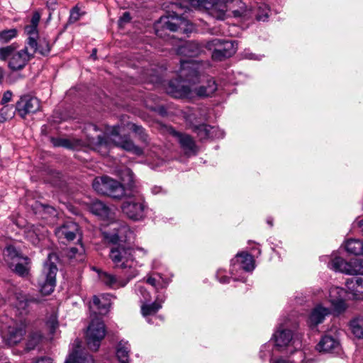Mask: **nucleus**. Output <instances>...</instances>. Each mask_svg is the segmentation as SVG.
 <instances>
[{
    "label": "nucleus",
    "instance_id": "f257e3e1",
    "mask_svg": "<svg viewBox=\"0 0 363 363\" xmlns=\"http://www.w3.org/2000/svg\"><path fill=\"white\" fill-rule=\"evenodd\" d=\"M180 68L178 77L181 80L175 79L169 82L166 88L167 94L174 98H191L192 90L186 84L202 83L195 89V93L200 97L211 96L218 89V85L213 77L201 76V65L191 59L180 60Z\"/></svg>",
    "mask_w": 363,
    "mask_h": 363
},
{
    "label": "nucleus",
    "instance_id": "f03ea898",
    "mask_svg": "<svg viewBox=\"0 0 363 363\" xmlns=\"http://www.w3.org/2000/svg\"><path fill=\"white\" fill-rule=\"evenodd\" d=\"M7 296L8 302L13 307L16 317L20 318L19 322L11 320L6 331L4 333L5 342L11 346L18 343L25 335L26 324L22 318L28 313L29 304L35 301V299L14 286L9 288Z\"/></svg>",
    "mask_w": 363,
    "mask_h": 363
},
{
    "label": "nucleus",
    "instance_id": "7ed1b4c3",
    "mask_svg": "<svg viewBox=\"0 0 363 363\" xmlns=\"http://www.w3.org/2000/svg\"><path fill=\"white\" fill-rule=\"evenodd\" d=\"M190 4L218 20H223L228 11H232L235 18L248 15L241 0H191Z\"/></svg>",
    "mask_w": 363,
    "mask_h": 363
},
{
    "label": "nucleus",
    "instance_id": "20e7f679",
    "mask_svg": "<svg viewBox=\"0 0 363 363\" xmlns=\"http://www.w3.org/2000/svg\"><path fill=\"white\" fill-rule=\"evenodd\" d=\"M93 148L102 155H106L113 147H119L136 155H143V150L135 145L133 142L126 137L119 135V128L113 126L107 129L104 135H99L96 140L91 142Z\"/></svg>",
    "mask_w": 363,
    "mask_h": 363
},
{
    "label": "nucleus",
    "instance_id": "39448f33",
    "mask_svg": "<svg viewBox=\"0 0 363 363\" xmlns=\"http://www.w3.org/2000/svg\"><path fill=\"white\" fill-rule=\"evenodd\" d=\"M109 257L115 268L129 269L130 272L128 274H131L134 270L138 273L135 269L137 263L133 256V249L129 245H119L112 247Z\"/></svg>",
    "mask_w": 363,
    "mask_h": 363
},
{
    "label": "nucleus",
    "instance_id": "423d86ee",
    "mask_svg": "<svg viewBox=\"0 0 363 363\" xmlns=\"http://www.w3.org/2000/svg\"><path fill=\"white\" fill-rule=\"evenodd\" d=\"M53 259H56L57 255L55 253H50L38 279L40 291L43 295L50 294L56 286V274L58 269L57 266L51 262Z\"/></svg>",
    "mask_w": 363,
    "mask_h": 363
},
{
    "label": "nucleus",
    "instance_id": "0eeeda50",
    "mask_svg": "<svg viewBox=\"0 0 363 363\" xmlns=\"http://www.w3.org/2000/svg\"><path fill=\"white\" fill-rule=\"evenodd\" d=\"M92 186L99 194L107 195L113 199H121L125 195L123 186L107 176L95 178Z\"/></svg>",
    "mask_w": 363,
    "mask_h": 363
},
{
    "label": "nucleus",
    "instance_id": "6e6552de",
    "mask_svg": "<svg viewBox=\"0 0 363 363\" xmlns=\"http://www.w3.org/2000/svg\"><path fill=\"white\" fill-rule=\"evenodd\" d=\"M184 117L190 123L193 131L196 133L200 140L207 139H219L224 137V132L216 126H211L206 124L196 125L197 114L195 112L185 113Z\"/></svg>",
    "mask_w": 363,
    "mask_h": 363
},
{
    "label": "nucleus",
    "instance_id": "1a4fd4ad",
    "mask_svg": "<svg viewBox=\"0 0 363 363\" xmlns=\"http://www.w3.org/2000/svg\"><path fill=\"white\" fill-rule=\"evenodd\" d=\"M206 48L212 50V58L214 60L221 61L234 55L238 49V44L233 40H221L213 39L206 43Z\"/></svg>",
    "mask_w": 363,
    "mask_h": 363
},
{
    "label": "nucleus",
    "instance_id": "9d476101",
    "mask_svg": "<svg viewBox=\"0 0 363 363\" xmlns=\"http://www.w3.org/2000/svg\"><path fill=\"white\" fill-rule=\"evenodd\" d=\"M106 333V330L104 322L99 318L92 319L86 333L88 347L92 351H97Z\"/></svg>",
    "mask_w": 363,
    "mask_h": 363
},
{
    "label": "nucleus",
    "instance_id": "9b49d317",
    "mask_svg": "<svg viewBox=\"0 0 363 363\" xmlns=\"http://www.w3.org/2000/svg\"><path fill=\"white\" fill-rule=\"evenodd\" d=\"M123 213L130 219L140 220L145 217V205L140 198H127L121 205Z\"/></svg>",
    "mask_w": 363,
    "mask_h": 363
},
{
    "label": "nucleus",
    "instance_id": "f8f14e48",
    "mask_svg": "<svg viewBox=\"0 0 363 363\" xmlns=\"http://www.w3.org/2000/svg\"><path fill=\"white\" fill-rule=\"evenodd\" d=\"M55 235L62 242L72 241L77 238L82 241V232L79 225L72 220H66L55 230Z\"/></svg>",
    "mask_w": 363,
    "mask_h": 363
},
{
    "label": "nucleus",
    "instance_id": "ddd939ff",
    "mask_svg": "<svg viewBox=\"0 0 363 363\" xmlns=\"http://www.w3.org/2000/svg\"><path fill=\"white\" fill-rule=\"evenodd\" d=\"M117 226L112 228L113 232L106 233V238L107 240L116 245L128 244L133 238V232L129 226L123 223L117 224Z\"/></svg>",
    "mask_w": 363,
    "mask_h": 363
},
{
    "label": "nucleus",
    "instance_id": "4468645a",
    "mask_svg": "<svg viewBox=\"0 0 363 363\" xmlns=\"http://www.w3.org/2000/svg\"><path fill=\"white\" fill-rule=\"evenodd\" d=\"M187 23L188 21L184 17L172 13L167 16H161L155 26L157 32H158L159 28L174 32L177 31L179 29H182Z\"/></svg>",
    "mask_w": 363,
    "mask_h": 363
},
{
    "label": "nucleus",
    "instance_id": "2eb2a0df",
    "mask_svg": "<svg viewBox=\"0 0 363 363\" xmlns=\"http://www.w3.org/2000/svg\"><path fill=\"white\" fill-rule=\"evenodd\" d=\"M40 108L39 100L30 95L21 96L16 103V110L21 118L37 112Z\"/></svg>",
    "mask_w": 363,
    "mask_h": 363
},
{
    "label": "nucleus",
    "instance_id": "dca6fc26",
    "mask_svg": "<svg viewBox=\"0 0 363 363\" xmlns=\"http://www.w3.org/2000/svg\"><path fill=\"white\" fill-rule=\"evenodd\" d=\"M231 274L234 275L240 269L245 272H252L255 267L254 257L247 252L238 253L231 260Z\"/></svg>",
    "mask_w": 363,
    "mask_h": 363
},
{
    "label": "nucleus",
    "instance_id": "f3484780",
    "mask_svg": "<svg viewBox=\"0 0 363 363\" xmlns=\"http://www.w3.org/2000/svg\"><path fill=\"white\" fill-rule=\"evenodd\" d=\"M349 298L347 291L342 288L333 286L329 291V301L333 306V310L337 313H340L347 308L345 298Z\"/></svg>",
    "mask_w": 363,
    "mask_h": 363
},
{
    "label": "nucleus",
    "instance_id": "a211bd4d",
    "mask_svg": "<svg viewBox=\"0 0 363 363\" xmlns=\"http://www.w3.org/2000/svg\"><path fill=\"white\" fill-rule=\"evenodd\" d=\"M273 339L276 347L279 351L284 350L291 343L292 345L295 344L291 330L287 329L283 324H280L278 329L275 331L273 335Z\"/></svg>",
    "mask_w": 363,
    "mask_h": 363
},
{
    "label": "nucleus",
    "instance_id": "6ab92c4d",
    "mask_svg": "<svg viewBox=\"0 0 363 363\" xmlns=\"http://www.w3.org/2000/svg\"><path fill=\"white\" fill-rule=\"evenodd\" d=\"M34 54L30 50L28 46L20 51H15L9 60V67L14 71L22 69Z\"/></svg>",
    "mask_w": 363,
    "mask_h": 363
},
{
    "label": "nucleus",
    "instance_id": "aec40b11",
    "mask_svg": "<svg viewBox=\"0 0 363 363\" xmlns=\"http://www.w3.org/2000/svg\"><path fill=\"white\" fill-rule=\"evenodd\" d=\"M94 270L98 272L100 281L111 289H118L125 286L131 279L135 277L137 275V272L134 270L131 274L128 275V278L125 280H120L111 274L96 270L95 268H94Z\"/></svg>",
    "mask_w": 363,
    "mask_h": 363
},
{
    "label": "nucleus",
    "instance_id": "412c9836",
    "mask_svg": "<svg viewBox=\"0 0 363 363\" xmlns=\"http://www.w3.org/2000/svg\"><path fill=\"white\" fill-rule=\"evenodd\" d=\"M171 133L176 138L186 155L190 156L197 153L198 147L191 135L177 132L175 130H172Z\"/></svg>",
    "mask_w": 363,
    "mask_h": 363
},
{
    "label": "nucleus",
    "instance_id": "4be33fe9",
    "mask_svg": "<svg viewBox=\"0 0 363 363\" xmlns=\"http://www.w3.org/2000/svg\"><path fill=\"white\" fill-rule=\"evenodd\" d=\"M354 259L352 262H346L340 257H333L328 263V266L330 269L336 272H340L347 274H356V262Z\"/></svg>",
    "mask_w": 363,
    "mask_h": 363
},
{
    "label": "nucleus",
    "instance_id": "5701e85b",
    "mask_svg": "<svg viewBox=\"0 0 363 363\" xmlns=\"http://www.w3.org/2000/svg\"><path fill=\"white\" fill-rule=\"evenodd\" d=\"M247 11L248 15L242 16L239 18H243L244 19H250L255 18L257 21H266L269 18V13L270 11L269 6L264 4L260 3L257 4L252 9H247L246 5L245 4V9Z\"/></svg>",
    "mask_w": 363,
    "mask_h": 363
},
{
    "label": "nucleus",
    "instance_id": "b1692460",
    "mask_svg": "<svg viewBox=\"0 0 363 363\" xmlns=\"http://www.w3.org/2000/svg\"><path fill=\"white\" fill-rule=\"evenodd\" d=\"M110 296V294H104L101 296H94L92 302L89 303L90 311L95 314H106L111 306Z\"/></svg>",
    "mask_w": 363,
    "mask_h": 363
},
{
    "label": "nucleus",
    "instance_id": "393cba45",
    "mask_svg": "<svg viewBox=\"0 0 363 363\" xmlns=\"http://www.w3.org/2000/svg\"><path fill=\"white\" fill-rule=\"evenodd\" d=\"M81 342L76 340L73 344V351L69 355L65 363H94L92 357L88 354H83L79 350Z\"/></svg>",
    "mask_w": 363,
    "mask_h": 363
},
{
    "label": "nucleus",
    "instance_id": "a878e982",
    "mask_svg": "<svg viewBox=\"0 0 363 363\" xmlns=\"http://www.w3.org/2000/svg\"><path fill=\"white\" fill-rule=\"evenodd\" d=\"M340 347L339 340L328 335L323 336L316 346L317 350L324 353L336 352L340 350Z\"/></svg>",
    "mask_w": 363,
    "mask_h": 363
},
{
    "label": "nucleus",
    "instance_id": "bb28decb",
    "mask_svg": "<svg viewBox=\"0 0 363 363\" xmlns=\"http://www.w3.org/2000/svg\"><path fill=\"white\" fill-rule=\"evenodd\" d=\"M330 313L328 308L323 307L322 305L316 306L311 312L308 317V325L311 328H314L318 324L323 323L327 315Z\"/></svg>",
    "mask_w": 363,
    "mask_h": 363
},
{
    "label": "nucleus",
    "instance_id": "cd10ccee",
    "mask_svg": "<svg viewBox=\"0 0 363 363\" xmlns=\"http://www.w3.org/2000/svg\"><path fill=\"white\" fill-rule=\"evenodd\" d=\"M90 211L104 220L113 218V213L111 209L101 201L96 200L91 202L89 206Z\"/></svg>",
    "mask_w": 363,
    "mask_h": 363
},
{
    "label": "nucleus",
    "instance_id": "c85d7f7f",
    "mask_svg": "<svg viewBox=\"0 0 363 363\" xmlns=\"http://www.w3.org/2000/svg\"><path fill=\"white\" fill-rule=\"evenodd\" d=\"M164 299V297H160V296H157L154 302L150 303V301L142 303L141 313L143 315L147 317L156 314L157 312L162 308Z\"/></svg>",
    "mask_w": 363,
    "mask_h": 363
},
{
    "label": "nucleus",
    "instance_id": "c756f323",
    "mask_svg": "<svg viewBox=\"0 0 363 363\" xmlns=\"http://www.w3.org/2000/svg\"><path fill=\"white\" fill-rule=\"evenodd\" d=\"M201 47L194 41L186 42L178 48V53L188 57H194L198 56L201 52Z\"/></svg>",
    "mask_w": 363,
    "mask_h": 363
},
{
    "label": "nucleus",
    "instance_id": "7c9ffc66",
    "mask_svg": "<svg viewBox=\"0 0 363 363\" xmlns=\"http://www.w3.org/2000/svg\"><path fill=\"white\" fill-rule=\"evenodd\" d=\"M4 259L10 268L13 267L14 263L21 261L23 256L13 245H9L4 251Z\"/></svg>",
    "mask_w": 363,
    "mask_h": 363
},
{
    "label": "nucleus",
    "instance_id": "2f4dec72",
    "mask_svg": "<svg viewBox=\"0 0 363 363\" xmlns=\"http://www.w3.org/2000/svg\"><path fill=\"white\" fill-rule=\"evenodd\" d=\"M25 33L28 36L27 46L33 53L37 52V38H38V27L33 25H28L25 27Z\"/></svg>",
    "mask_w": 363,
    "mask_h": 363
},
{
    "label": "nucleus",
    "instance_id": "473e14b6",
    "mask_svg": "<svg viewBox=\"0 0 363 363\" xmlns=\"http://www.w3.org/2000/svg\"><path fill=\"white\" fill-rule=\"evenodd\" d=\"M345 286L347 289V294L352 296V298H357L359 294H362V286H359V277L349 278L345 281Z\"/></svg>",
    "mask_w": 363,
    "mask_h": 363
},
{
    "label": "nucleus",
    "instance_id": "72a5a7b5",
    "mask_svg": "<svg viewBox=\"0 0 363 363\" xmlns=\"http://www.w3.org/2000/svg\"><path fill=\"white\" fill-rule=\"evenodd\" d=\"M130 345L127 341H120L116 347V357L121 363H129Z\"/></svg>",
    "mask_w": 363,
    "mask_h": 363
},
{
    "label": "nucleus",
    "instance_id": "f704fd0d",
    "mask_svg": "<svg viewBox=\"0 0 363 363\" xmlns=\"http://www.w3.org/2000/svg\"><path fill=\"white\" fill-rule=\"evenodd\" d=\"M29 264L30 259L28 257H25L21 261L14 263L11 269L18 276L26 277L29 274Z\"/></svg>",
    "mask_w": 363,
    "mask_h": 363
},
{
    "label": "nucleus",
    "instance_id": "c9c22d12",
    "mask_svg": "<svg viewBox=\"0 0 363 363\" xmlns=\"http://www.w3.org/2000/svg\"><path fill=\"white\" fill-rule=\"evenodd\" d=\"M345 250L350 254L363 256V241L359 239H350L345 242Z\"/></svg>",
    "mask_w": 363,
    "mask_h": 363
},
{
    "label": "nucleus",
    "instance_id": "e433bc0d",
    "mask_svg": "<svg viewBox=\"0 0 363 363\" xmlns=\"http://www.w3.org/2000/svg\"><path fill=\"white\" fill-rule=\"evenodd\" d=\"M85 250L84 245L80 243L79 247H71L67 252V257L70 259H76L78 262H82L85 259Z\"/></svg>",
    "mask_w": 363,
    "mask_h": 363
},
{
    "label": "nucleus",
    "instance_id": "4c0bfd02",
    "mask_svg": "<svg viewBox=\"0 0 363 363\" xmlns=\"http://www.w3.org/2000/svg\"><path fill=\"white\" fill-rule=\"evenodd\" d=\"M352 334L359 339H363V318H357L350 322Z\"/></svg>",
    "mask_w": 363,
    "mask_h": 363
},
{
    "label": "nucleus",
    "instance_id": "58836bf2",
    "mask_svg": "<svg viewBox=\"0 0 363 363\" xmlns=\"http://www.w3.org/2000/svg\"><path fill=\"white\" fill-rule=\"evenodd\" d=\"M15 111L16 110L12 105H3L0 110V123H4L13 118L15 116Z\"/></svg>",
    "mask_w": 363,
    "mask_h": 363
},
{
    "label": "nucleus",
    "instance_id": "ea45409f",
    "mask_svg": "<svg viewBox=\"0 0 363 363\" xmlns=\"http://www.w3.org/2000/svg\"><path fill=\"white\" fill-rule=\"evenodd\" d=\"M17 35V30L11 28L0 31V43H7Z\"/></svg>",
    "mask_w": 363,
    "mask_h": 363
},
{
    "label": "nucleus",
    "instance_id": "a19ab883",
    "mask_svg": "<svg viewBox=\"0 0 363 363\" xmlns=\"http://www.w3.org/2000/svg\"><path fill=\"white\" fill-rule=\"evenodd\" d=\"M46 325L50 330V333L54 335L58 328L57 316L55 313H52L50 315L46 322Z\"/></svg>",
    "mask_w": 363,
    "mask_h": 363
},
{
    "label": "nucleus",
    "instance_id": "79ce46f5",
    "mask_svg": "<svg viewBox=\"0 0 363 363\" xmlns=\"http://www.w3.org/2000/svg\"><path fill=\"white\" fill-rule=\"evenodd\" d=\"M15 52V48L13 45H9L6 47L0 48V60H6V59L12 57Z\"/></svg>",
    "mask_w": 363,
    "mask_h": 363
},
{
    "label": "nucleus",
    "instance_id": "37998d69",
    "mask_svg": "<svg viewBox=\"0 0 363 363\" xmlns=\"http://www.w3.org/2000/svg\"><path fill=\"white\" fill-rule=\"evenodd\" d=\"M51 142L55 147H63L66 148H72V143L68 139L65 138H51Z\"/></svg>",
    "mask_w": 363,
    "mask_h": 363
},
{
    "label": "nucleus",
    "instance_id": "c03bdc74",
    "mask_svg": "<svg viewBox=\"0 0 363 363\" xmlns=\"http://www.w3.org/2000/svg\"><path fill=\"white\" fill-rule=\"evenodd\" d=\"M50 50V46L48 41L45 40H40L39 43L37 42V52L43 55H45L49 53Z\"/></svg>",
    "mask_w": 363,
    "mask_h": 363
},
{
    "label": "nucleus",
    "instance_id": "a18cd8bd",
    "mask_svg": "<svg viewBox=\"0 0 363 363\" xmlns=\"http://www.w3.org/2000/svg\"><path fill=\"white\" fill-rule=\"evenodd\" d=\"M137 290L141 296L140 301L142 303L150 302L151 301L150 294L143 286H138Z\"/></svg>",
    "mask_w": 363,
    "mask_h": 363
},
{
    "label": "nucleus",
    "instance_id": "49530a36",
    "mask_svg": "<svg viewBox=\"0 0 363 363\" xmlns=\"http://www.w3.org/2000/svg\"><path fill=\"white\" fill-rule=\"evenodd\" d=\"M130 128L133 132L138 135L141 140H143V142L147 141V136L142 126L133 123L131 124Z\"/></svg>",
    "mask_w": 363,
    "mask_h": 363
},
{
    "label": "nucleus",
    "instance_id": "de8ad7c7",
    "mask_svg": "<svg viewBox=\"0 0 363 363\" xmlns=\"http://www.w3.org/2000/svg\"><path fill=\"white\" fill-rule=\"evenodd\" d=\"M82 15V13L81 12L80 9L78 6H74L71 10L69 20L72 22H75L80 18Z\"/></svg>",
    "mask_w": 363,
    "mask_h": 363
},
{
    "label": "nucleus",
    "instance_id": "09e8293b",
    "mask_svg": "<svg viewBox=\"0 0 363 363\" xmlns=\"http://www.w3.org/2000/svg\"><path fill=\"white\" fill-rule=\"evenodd\" d=\"M26 238L34 245H37L39 243L40 238L34 231L28 230L26 233Z\"/></svg>",
    "mask_w": 363,
    "mask_h": 363
},
{
    "label": "nucleus",
    "instance_id": "8fccbe9b",
    "mask_svg": "<svg viewBox=\"0 0 363 363\" xmlns=\"http://www.w3.org/2000/svg\"><path fill=\"white\" fill-rule=\"evenodd\" d=\"M40 338L41 337L39 335H33L28 342L27 348L28 350L33 349L35 347V345L39 342Z\"/></svg>",
    "mask_w": 363,
    "mask_h": 363
},
{
    "label": "nucleus",
    "instance_id": "3c124183",
    "mask_svg": "<svg viewBox=\"0 0 363 363\" xmlns=\"http://www.w3.org/2000/svg\"><path fill=\"white\" fill-rule=\"evenodd\" d=\"M131 19L129 12L123 13V16L118 20V25L121 28L123 27L125 24L130 22Z\"/></svg>",
    "mask_w": 363,
    "mask_h": 363
},
{
    "label": "nucleus",
    "instance_id": "603ef678",
    "mask_svg": "<svg viewBox=\"0 0 363 363\" xmlns=\"http://www.w3.org/2000/svg\"><path fill=\"white\" fill-rule=\"evenodd\" d=\"M13 93L8 90L3 94V96L1 100V105H8L7 104L11 101Z\"/></svg>",
    "mask_w": 363,
    "mask_h": 363
},
{
    "label": "nucleus",
    "instance_id": "864d4df0",
    "mask_svg": "<svg viewBox=\"0 0 363 363\" xmlns=\"http://www.w3.org/2000/svg\"><path fill=\"white\" fill-rule=\"evenodd\" d=\"M356 274L363 275V259H357L356 262Z\"/></svg>",
    "mask_w": 363,
    "mask_h": 363
},
{
    "label": "nucleus",
    "instance_id": "5fc2aeb1",
    "mask_svg": "<svg viewBox=\"0 0 363 363\" xmlns=\"http://www.w3.org/2000/svg\"><path fill=\"white\" fill-rule=\"evenodd\" d=\"M147 282L149 284L152 285V286L155 287L157 289H158V287L160 286V281L157 280L155 277H148L147 279Z\"/></svg>",
    "mask_w": 363,
    "mask_h": 363
},
{
    "label": "nucleus",
    "instance_id": "6e6d98bb",
    "mask_svg": "<svg viewBox=\"0 0 363 363\" xmlns=\"http://www.w3.org/2000/svg\"><path fill=\"white\" fill-rule=\"evenodd\" d=\"M222 274V272L221 270H218L217 274H216V277L218 278V279L219 280V281L220 283H223V284H225V283H228L229 282V277H223L221 275Z\"/></svg>",
    "mask_w": 363,
    "mask_h": 363
},
{
    "label": "nucleus",
    "instance_id": "4d7b16f0",
    "mask_svg": "<svg viewBox=\"0 0 363 363\" xmlns=\"http://www.w3.org/2000/svg\"><path fill=\"white\" fill-rule=\"evenodd\" d=\"M244 57L249 60H259L260 57L256 55L255 54H253L252 52H245L244 54Z\"/></svg>",
    "mask_w": 363,
    "mask_h": 363
},
{
    "label": "nucleus",
    "instance_id": "13d9d810",
    "mask_svg": "<svg viewBox=\"0 0 363 363\" xmlns=\"http://www.w3.org/2000/svg\"><path fill=\"white\" fill-rule=\"evenodd\" d=\"M35 363H52V359L48 357L38 358Z\"/></svg>",
    "mask_w": 363,
    "mask_h": 363
},
{
    "label": "nucleus",
    "instance_id": "bf43d9fd",
    "mask_svg": "<svg viewBox=\"0 0 363 363\" xmlns=\"http://www.w3.org/2000/svg\"><path fill=\"white\" fill-rule=\"evenodd\" d=\"M39 21H40V16L38 13H35L33 16V17L31 18L30 24L33 25L34 26L38 27Z\"/></svg>",
    "mask_w": 363,
    "mask_h": 363
},
{
    "label": "nucleus",
    "instance_id": "052dcab7",
    "mask_svg": "<svg viewBox=\"0 0 363 363\" xmlns=\"http://www.w3.org/2000/svg\"><path fill=\"white\" fill-rule=\"evenodd\" d=\"M124 172L126 174V175L129 177L128 181L130 182L133 179V176L132 171L128 168H125L124 169Z\"/></svg>",
    "mask_w": 363,
    "mask_h": 363
},
{
    "label": "nucleus",
    "instance_id": "680f3d73",
    "mask_svg": "<svg viewBox=\"0 0 363 363\" xmlns=\"http://www.w3.org/2000/svg\"><path fill=\"white\" fill-rule=\"evenodd\" d=\"M4 70L1 67H0V84L2 82V79L4 78Z\"/></svg>",
    "mask_w": 363,
    "mask_h": 363
},
{
    "label": "nucleus",
    "instance_id": "e2e57ef3",
    "mask_svg": "<svg viewBox=\"0 0 363 363\" xmlns=\"http://www.w3.org/2000/svg\"><path fill=\"white\" fill-rule=\"evenodd\" d=\"M160 187H155L153 189H152V191L154 194H157L160 191Z\"/></svg>",
    "mask_w": 363,
    "mask_h": 363
},
{
    "label": "nucleus",
    "instance_id": "0e129e2a",
    "mask_svg": "<svg viewBox=\"0 0 363 363\" xmlns=\"http://www.w3.org/2000/svg\"><path fill=\"white\" fill-rule=\"evenodd\" d=\"M91 56L95 60L96 58V49H94Z\"/></svg>",
    "mask_w": 363,
    "mask_h": 363
},
{
    "label": "nucleus",
    "instance_id": "69168bd1",
    "mask_svg": "<svg viewBox=\"0 0 363 363\" xmlns=\"http://www.w3.org/2000/svg\"><path fill=\"white\" fill-rule=\"evenodd\" d=\"M359 286H362V294H363V278L362 277H359Z\"/></svg>",
    "mask_w": 363,
    "mask_h": 363
},
{
    "label": "nucleus",
    "instance_id": "338daca9",
    "mask_svg": "<svg viewBox=\"0 0 363 363\" xmlns=\"http://www.w3.org/2000/svg\"><path fill=\"white\" fill-rule=\"evenodd\" d=\"M274 363H286V362L282 359H279L275 361Z\"/></svg>",
    "mask_w": 363,
    "mask_h": 363
},
{
    "label": "nucleus",
    "instance_id": "774afa93",
    "mask_svg": "<svg viewBox=\"0 0 363 363\" xmlns=\"http://www.w3.org/2000/svg\"><path fill=\"white\" fill-rule=\"evenodd\" d=\"M297 354L299 356V357L301 359L303 357L302 352H298Z\"/></svg>",
    "mask_w": 363,
    "mask_h": 363
}]
</instances>
